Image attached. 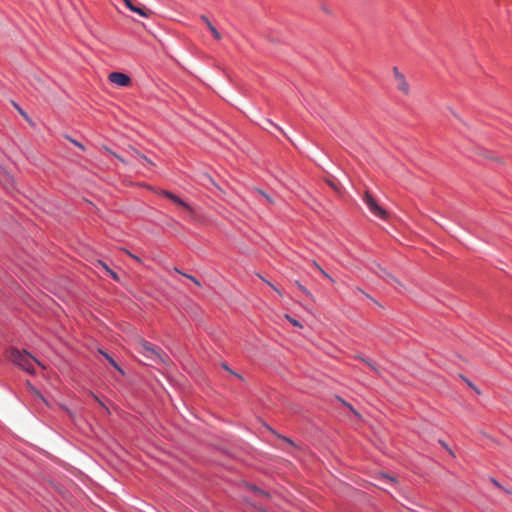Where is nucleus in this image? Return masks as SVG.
<instances>
[{
	"mask_svg": "<svg viewBox=\"0 0 512 512\" xmlns=\"http://www.w3.org/2000/svg\"><path fill=\"white\" fill-rule=\"evenodd\" d=\"M13 106L16 108V110L19 112V114L25 118L26 120L29 121V117L28 115L26 114V112H24L17 103L13 102Z\"/></svg>",
	"mask_w": 512,
	"mask_h": 512,
	"instance_id": "4468645a",
	"label": "nucleus"
},
{
	"mask_svg": "<svg viewBox=\"0 0 512 512\" xmlns=\"http://www.w3.org/2000/svg\"><path fill=\"white\" fill-rule=\"evenodd\" d=\"M381 479L384 480V481H388L390 483H395L396 482L394 477L388 476L386 474H382L381 475Z\"/></svg>",
	"mask_w": 512,
	"mask_h": 512,
	"instance_id": "dca6fc26",
	"label": "nucleus"
},
{
	"mask_svg": "<svg viewBox=\"0 0 512 512\" xmlns=\"http://www.w3.org/2000/svg\"><path fill=\"white\" fill-rule=\"evenodd\" d=\"M313 265L324 277L329 279L331 282H334L333 278L328 273H326L316 261H313Z\"/></svg>",
	"mask_w": 512,
	"mask_h": 512,
	"instance_id": "f8f14e48",
	"label": "nucleus"
},
{
	"mask_svg": "<svg viewBox=\"0 0 512 512\" xmlns=\"http://www.w3.org/2000/svg\"><path fill=\"white\" fill-rule=\"evenodd\" d=\"M392 72L396 81L397 89L404 95H408L410 93V85L404 74H402L397 67H394Z\"/></svg>",
	"mask_w": 512,
	"mask_h": 512,
	"instance_id": "20e7f679",
	"label": "nucleus"
},
{
	"mask_svg": "<svg viewBox=\"0 0 512 512\" xmlns=\"http://www.w3.org/2000/svg\"><path fill=\"white\" fill-rule=\"evenodd\" d=\"M452 114L454 115V117L458 118V115L454 111H452Z\"/></svg>",
	"mask_w": 512,
	"mask_h": 512,
	"instance_id": "c756f323",
	"label": "nucleus"
},
{
	"mask_svg": "<svg viewBox=\"0 0 512 512\" xmlns=\"http://www.w3.org/2000/svg\"><path fill=\"white\" fill-rule=\"evenodd\" d=\"M200 19L206 24L207 28L212 33L215 39L220 40L222 38L220 32L213 26V24L205 15H201Z\"/></svg>",
	"mask_w": 512,
	"mask_h": 512,
	"instance_id": "0eeeda50",
	"label": "nucleus"
},
{
	"mask_svg": "<svg viewBox=\"0 0 512 512\" xmlns=\"http://www.w3.org/2000/svg\"><path fill=\"white\" fill-rule=\"evenodd\" d=\"M105 151H107L108 153H110L111 155H113L114 157H116L118 160H120L121 162L123 163H126L125 160L120 157L119 155H117L116 153L112 152L109 148L107 147H104Z\"/></svg>",
	"mask_w": 512,
	"mask_h": 512,
	"instance_id": "f3484780",
	"label": "nucleus"
},
{
	"mask_svg": "<svg viewBox=\"0 0 512 512\" xmlns=\"http://www.w3.org/2000/svg\"><path fill=\"white\" fill-rule=\"evenodd\" d=\"M269 285L274 289V291L281 295V292L275 286H273L271 283H269Z\"/></svg>",
	"mask_w": 512,
	"mask_h": 512,
	"instance_id": "bb28decb",
	"label": "nucleus"
},
{
	"mask_svg": "<svg viewBox=\"0 0 512 512\" xmlns=\"http://www.w3.org/2000/svg\"><path fill=\"white\" fill-rule=\"evenodd\" d=\"M446 449L449 451V453H450L451 455H453L452 450L448 449L447 447H446Z\"/></svg>",
	"mask_w": 512,
	"mask_h": 512,
	"instance_id": "7c9ffc66",
	"label": "nucleus"
},
{
	"mask_svg": "<svg viewBox=\"0 0 512 512\" xmlns=\"http://www.w3.org/2000/svg\"><path fill=\"white\" fill-rule=\"evenodd\" d=\"M174 203H175L176 205H178V206H180V207H182V208H184V209L188 210L190 213H192V212H193L192 207H191L188 203H186V202H184L182 199H180L179 197H178V201H174Z\"/></svg>",
	"mask_w": 512,
	"mask_h": 512,
	"instance_id": "9b49d317",
	"label": "nucleus"
},
{
	"mask_svg": "<svg viewBox=\"0 0 512 512\" xmlns=\"http://www.w3.org/2000/svg\"><path fill=\"white\" fill-rule=\"evenodd\" d=\"M492 482L494 483V485H496L497 487L499 488H502L501 485L495 480V479H492Z\"/></svg>",
	"mask_w": 512,
	"mask_h": 512,
	"instance_id": "cd10ccee",
	"label": "nucleus"
},
{
	"mask_svg": "<svg viewBox=\"0 0 512 512\" xmlns=\"http://www.w3.org/2000/svg\"><path fill=\"white\" fill-rule=\"evenodd\" d=\"M31 390H32V391H33V392H34V393H35V394H36V395H37V396H38V397H39L43 402H45V399L42 397V395H41L38 391H36L33 387H31Z\"/></svg>",
	"mask_w": 512,
	"mask_h": 512,
	"instance_id": "b1692460",
	"label": "nucleus"
},
{
	"mask_svg": "<svg viewBox=\"0 0 512 512\" xmlns=\"http://www.w3.org/2000/svg\"><path fill=\"white\" fill-rule=\"evenodd\" d=\"M114 280H118V275L111 269L107 272Z\"/></svg>",
	"mask_w": 512,
	"mask_h": 512,
	"instance_id": "5701e85b",
	"label": "nucleus"
},
{
	"mask_svg": "<svg viewBox=\"0 0 512 512\" xmlns=\"http://www.w3.org/2000/svg\"><path fill=\"white\" fill-rule=\"evenodd\" d=\"M99 352L108 360V362L115 368L117 369L120 373L123 374V370L120 368V366L114 361V359L109 356L107 353H105L104 351L102 350H99Z\"/></svg>",
	"mask_w": 512,
	"mask_h": 512,
	"instance_id": "1a4fd4ad",
	"label": "nucleus"
},
{
	"mask_svg": "<svg viewBox=\"0 0 512 512\" xmlns=\"http://www.w3.org/2000/svg\"><path fill=\"white\" fill-rule=\"evenodd\" d=\"M255 192L258 193L260 196H262L269 204L274 203L273 198L270 195L266 194L264 191H262L260 189H255Z\"/></svg>",
	"mask_w": 512,
	"mask_h": 512,
	"instance_id": "ddd939ff",
	"label": "nucleus"
},
{
	"mask_svg": "<svg viewBox=\"0 0 512 512\" xmlns=\"http://www.w3.org/2000/svg\"><path fill=\"white\" fill-rule=\"evenodd\" d=\"M297 285L299 289L303 291L306 295L311 296V293L303 285H301L299 282H297Z\"/></svg>",
	"mask_w": 512,
	"mask_h": 512,
	"instance_id": "412c9836",
	"label": "nucleus"
},
{
	"mask_svg": "<svg viewBox=\"0 0 512 512\" xmlns=\"http://www.w3.org/2000/svg\"><path fill=\"white\" fill-rule=\"evenodd\" d=\"M135 349L142 354L147 361H149V363H147L148 365L165 363L166 355L161 351V349L142 338L137 339Z\"/></svg>",
	"mask_w": 512,
	"mask_h": 512,
	"instance_id": "f257e3e1",
	"label": "nucleus"
},
{
	"mask_svg": "<svg viewBox=\"0 0 512 512\" xmlns=\"http://www.w3.org/2000/svg\"><path fill=\"white\" fill-rule=\"evenodd\" d=\"M129 255H130L131 257H133L135 260L140 261V259H139L138 257H136V256H134V255H132V254H130V253H129Z\"/></svg>",
	"mask_w": 512,
	"mask_h": 512,
	"instance_id": "c85d7f7f",
	"label": "nucleus"
},
{
	"mask_svg": "<svg viewBox=\"0 0 512 512\" xmlns=\"http://www.w3.org/2000/svg\"><path fill=\"white\" fill-rule=\"evenodd\" d=\"M185 277L193 281L197 286H200V282L192 275L183 274Z\"/></svg>",
	"mask_w": 512,
	"mask_h": 512,
	"instance_id": "aec40b11",
	"label": "nucleus"
},
{
	"mask_svg": "<svg viewBox=\"0 0 512 512\" xmlns=\"http://www.w3.org/2000/svg\"><path fill=\"white\" fill-rule=\"evenodd\" d=\"M96 266L101 267L105 272H108L110 268L102 261H98Z\"/></svg>",
	"mask_w": 512,
	"mask_h": 512,
	"instance_id": "a211bd4d",
	"label": "nucleus"
},
{
	"mask_svg": "<svg viewBox=\"0 0 512 512\" xmlns=\"http://www.w3.org/2000/svg\"><path fill=\"white\" fill-rule=\"evenodd\" d=\"M109 80L118 86H127L131 79L128 75L121 72H112L109 74Z\"/></svg>",
	"mask_w": 512,
	"mask_h": 512,
	"instance_id": "39448f33",
	"label": "nucleus"
},
{
	"mask_svg": "<svg viewBox=\"0 0 512 512\" xmlns=\"http://www.w3.org/2000/svg\"><path fill=\"white\" fill-rule=\"evenodd\" d=\"M8 358L18 367L25 370L30 374H34V366H41V363L36 360L31 354L26 351H20L12 348L8 352Z\"/></svg>",
	"mask_w": 512,
	"mask_h": 512,
	"instance_id": "f03ea898",
	"label": "nucleus"
},
{
	"mask_svg": "<svg viewBox=\"0 0 512 512\" xmlns=\"http://www.w3.org/2000/svg\"><path fill=\"white\" fill-rule=\"evenodd\" d=\"M377 273H378L379 277L383 278L388 283H391V284L395 283V284L400 285V282L394 276H392L390 273H388L384 268L379 267V271Z\"/></svg>",
	"mask_w": 512,
	"mask_h": 512,
	"instance_id": "6e6552de",
	"label": "nucleus"
},
{
	"mask_svg": "<svg viewBox=\"0 0 512 512\" xmlns=\"http://www.w3.org/2000/svg\"><path fill=\"white\" fill-rule=\"evenodd\" d=\"M285 318L294 326H297V327H302V325L299 323V321H297L296 319L292 318L291 316L289 315H285Z\"/></svg>",
	"mask_w": 512,
	"mask_h": 512,
	"instance_id": "2eb2a0df",
	"label": "nucleus"
},
{
	"mask_svg": "<svg viewBox=\"0 0 512 512\" xmlns=\"http://www.w3.org/2000/svg\"><path fill=\"white\" fill-rule=\"evenodd\" d=\"M204 179H205V180H207L208 182H210V183L214 184L213 179H212L209 175H205V176H204Z\"/></svg>",
	"mask_w": 512,
	"mask_h": 512,
	"instance_id": "393cba45",
	"label": "nucleus"
},
{
	"mask_svg": "<svg viewBox=\"0 0 512 512\" xmlns=\"http://www.w3.org/2000/svg\"><path fill=\"white\" fill-rule=\"evenodd\" d=\"M135 154H136L139 158H141V159H143L144 161H146L147 163L152 164V163H151V161H150V160H148V159L146 158V156H144V155L140 154V153H139V152H137V151H135Z\"/></svg>",
	"mask_w": 512,
	"mask_h": 512,
	"instance_id": "4be33fe9",
	"label": "nucleus"
},
{
	"mask_svg": "<svg viewBox=\"0 0 512 512\" xmlns=\"http://www.w3.org/2000/svg\"><path fill=\"white\" fill-rule=\"evenodd\" d=\"M350 410H352L355 414L356 412L353 410L352 406H348Z\"/></svg>",
	"mask_w": 512,
	"mask_h": 512,
	"instance_id": "2f4dec72",
	"label": "nucleus"
},
{
	"mask_svg": "<svg viewBox=\"0 0 512 512\" xmlns=\"http://www.w3.org/2000/svg\"><path fill=\"white\" fill-rule=\"evenodd\" d=\"M73 143H74L77 147H79V148H81V149H84L83 145H82V144H80L79 142H77V141H73Z\"/></svg>",
	"mask_w": 512,
	"mask_h": 512,
	"instance_id": "a878e982",
	"label": "nucleus"
},
{
	"mask_svg": "<svg viewBox=\"0 0 512 512\" xmlns=\"http://www.w3.org/2000/svg\"><path fill=\"white\" fill-rule=\"evenodd\" d=\"M372 370H374L375 372H378V368L376 367V365L368 360H365V359H362Z\"/></svg>",
	"mask_w": 512,
	"mask_h": 512,
	"instance_id": "6ab92c4d",
	"label": "nucleus"
},
{
	"mask_svg": "<svg viewBox=\"0 0 512 512\" xmlns=\"http://www.w3.org/2000/svg\"><path fill=\"white\" fill-rule=\"evenodd\" d=\"M364 202L373 215L381 219L386 218L387 212L381 206L378 205L376 200L372 197V195L369 192H365Z\"/></svg>",
	"mask_w": 512,
	"mask_h": 512,
	"instance_id": "7ed1b4c3",
	"label": "nucleus"
},
{
	"mask_svg": "<svg viewBox=\"0 0 512 512\" xmlns=\"http://www.w3.org/2000/svg\"><path fill=\"white\" fill-rule=\"evenodd\" d=\"M160 195H162V196H164V197L168 198V199H169V200H171L173 203H174V201H178V196H176L175 194H173V193H171V192H169V191H167V190H162V191L160 192Z\"/></svg>",
	"mask_w": 512,
	"mask_h": 512,
	"instance_id": "9d476101",
	"label": "nucleus"
},
{
	"mask_svg": "<svg viewBox=\"0 0 512 512\" xmlns=\"http://www.w3.org/2000/svg\"><path fill=\"white\" fill-rule=\"evenodd\" d=\"M127 8H129L131 11L139 14L142 17H148L150 15V11L146 10L143 7H137L135 6L131 0H123Z\"/></svg>",
	"mask_w": 512,
	"mask_h": 512,
	"instance_id": "423d86ee",
	"label": "nucleus"
}]
</instances>
